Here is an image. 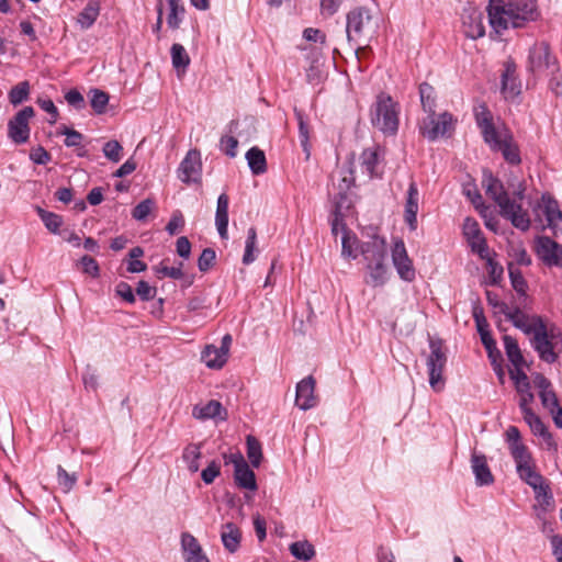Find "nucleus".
<instances>
[{
	"mask_svg": "<svg viewBox=\"0 0 562 562\" xmlns=\"http://www.w3.org/2000/svg\"><path fill=\"white\" fill-rule=\"evenodd\" d=\"M256 240H257V232L255 227H249L247 232V239L245 245V252L243 256V263L244 265H250L255 261L256 257L254 255V250L256 247Z\"/></svg>",
	"mask_w": 562,
	"mask_h": 562,
	"instance_id": "nucleus-47",
	"label": "nucleus"
},
{
	"mask_svg": "<svg viewBox=\"0 0 562 562\" xmlns=\"http://www.w3.org/2000/svg\"><path fill=\"white\" fill-rule=\"evenodd\" d=\"M221 473V465L216 461H211L209 465L202 470L201 479L205 484H212Z\"/></svg>",
	"mask_w": 562,
	"mask_h": 562,
	"instance_id": "nucleus-57",
	"label": "nucleus"
},
{
	"mask_svg": "<svg viewBox=\"0 0 562 562\" xmlns=\"http://www.w3.org/2000/svg\"><path fill=\"white\" fill-rule=\"evenodd\" d=\"M487 12L490 24L497 34L509 27H524L540 15L536 0H490Z\"/></svg>",
	"mask_w": 562,
	"mask_h": 562,
	"instance_id": "nucleus-1",
	"label": "nucleus"
},
{
	"mask_svg": "<svg viewBox=\"0 0 562 562\" xmlns=\"http://www.w3.org/2000/svg\"><path fill=\"white\" fill-rule=\"evenodd\" d=\"M228 203H229V199L226 193H222L217 198V205H216V213H215V225H216L217 232L222 238H227Z\"/></svg>",
	"mask_w": 562,
	"mask_h": 562,
	"instance_id": "nucleus-26",
	"label": "nucleus"
},
{
	"mask_svg": "<svg viewBox=\"0 0 562 562\" xmlns=\"http://www.w3.org/2000/svg\"><path fill=\"white\" fill-rule=\"evenodd\" d=\"M419 97L423 110L429 114L435 113L436 108V92L432 86L427 82L419 85Z\"/></svg>",
	"mask_w": 562,
	"mask_h": 562,
	"instance_id": "nucleus-38",
	"label": "nucleus"
},
{
	"mask_svg": "<svg viewBox=\"0 0 562 562\" xmlns=\"http://www.w3.org/2000/svg\"><path fill=\"white\" fill-rule=\"evenodd\" d=\"M360 252L367 262L369 280L372 286H381L387 281L386 241L384 238L373 235L361 243Z\"/></svg>",
	"mask_w": 562,
	"mask_h": 562,
	"instance_id": "nucleus-3",
	"label": "nucleus"
},
{
	"mask_svg": "<svg viewBox=\"0 0 562 562\" xmlns=\"http://www.w3.org/2000/svg\"><path fill=\"white\" fill-rule=\"evenodd\" d=\"M34 115L31 106L19 111L8 123V135L15 144H23L29 139V120Z\"/></svg>",
	"mask_w": 562,
	"mask_h": 562,
	"instance_id": "nucleus-13",
	"label": "nucleus"
},
{
	"mask_svg": "<svg viewBox=\"0 0 562 562\" xmlns=\"http://www.w3.org/2000/svg\"><path fill=\"white\" fill-rule=\"evenodd\" d=\"M481 341L487 351L491 363L493 360H503L502 353L496 347V341L493 339L491 334H482Z\"/></svg>",
	"mask_w": 562,
	"mask_h": 562,
	"instance_id": "nucleus-53",
	"label": "nucleus"
},
{
	"mask_svg": "<svg viewBox=\"0 0 562 562\" xmlns=\"http://www.w3.org/2000/svg\"><path fill=\"white\" fill-rule=\"evenodd\" d=\"M30 94V83L29 81H21L14 87L11 88L9 92V101L13 105H18L23 101L27 100Z\"/></svg>",
	"mask_w": 562,
	"mask_h": 562,
	"instance_id": "nucleus-44",
	"label": "nucleus"
},
{
	"mask_svg": "<svg viewBox=\"0 0 562 562\" xmlns=\"http://www.w3.org/2000/svg\"><path fill=\"white\" fill-rule=\"evenodd\" d=\"M170 53H171L172 66L177 70V72L178 74L186 72V70L190 64V57H189L186 48L181 44L175 43L171 46Z\"/></svg>",
	"mask_w": 562,
	"mask_h": 562,
	"instance_id": "nucleus-35",
	"label": "nucleus"
},
{
	"mask_svg": "<svg viewBox=\"0 0 562 562\" xmlns=\"http://www.w3.org/2000/svg\"><path fill=\"white\" fill-rule=\"evenodd\" d=\"M81 265H82V269H83V272L93 277V278H98L99 274H100V268H99V265L97 262V260L90 256H83L81 258Z\"/></svg>",
	"mask_w": 562,
	"mask_h": 562,
	"instance_id": "nucleus-64",
	"label": "nucleus"
},
{
	"mask_svg": "<svg viewBox=\"0 0 562 562\" xmlns=\"http://www.w3.org/2000/svg\"><path fill=\"white\" fill-rule=\"evenodd\" d=\"M234 480L238 487L244 490L256 491L257 482L254 471L249 468L248 463L234 470Z\"/></svg>",
	"mask_w": 562,
	"mask_h": 562,
	"instance_id": "nucleus-30",
	"label": "nucleus"
},
{
	"mask_svg": "<svg viewBox=\"0 0 562 562\" xmlns=\"http://www.w3.org/2000/svg\"><path fill=\"white\" fill-rule=\"evenodd\" d=\"M531 346L542 361L553 363L562 352V331L553 325H546L531 337Z\"/></svg>",
	"mask_w": 562,
	"mask_h": 562,
	"instance_id": "nucleus-4",
	"label": "nucleus"
},
{
	"mask_svg": "<svg viewBox=\"0 0 562 562\" xmlns=\"http://www.w3.org/2000/svg\"><path fill=\"white\" fill-rule=\"evenodd\" d=\"M59 133L66 136L65 145L67 147H79L82 143L83 135L76 130L63 126Z\"/></svg>",
	"mask_w": 562,
	"mask_h": 562,
	"instance_id": "nucleus-55",
	"label": "nucleus"
},
{
	"mask_svg": "<svg viewBox=\"0 0 562 562\" xmlns=\"http://www.w3.org/2000/svg\"><path fill=\"white\" fill-rule=\"evenodd\" d=\"M248 166L254 175H261L267 170L265 153L258 147H251L246 153Z\"/></svg>",
	"mask_w": 562,
	"mask_h": 562,
	"instance_id": "nucleus-33",
	"label": "nucleus"
},
{
	"mask_svg": "<svg viewBox=\"0 0 562 562\" xmlns=\"http://www.w3.org/2000/svg\"><path fill=\"white\" fill-rule=\"evenodd\" d=\"M516 470L519 477L532 490L540 488V485L544 483L542 475L535 470L532 461L517 465Z\"/></svg>",
	"mask_w": 562,
	"mask_h": 562,
	"instance_id": "nucleus-29",
	"label": "nucleus"
},
{
	"mask_svg": "<svg viewBox=\"0 0 562 562\" xmlns=\"http://www.w3.org/2000/svg\"><path fill=\"white\" fill-rule=\"evenodd\" d=\"M516 390L520 396L519 407L521 413L525 412V409H531L530 404L533 402L535 396L531 392V385L527 375H522L521 381L517 383Z\"/></svg>",
	"mask_w": 562,
	"mask_h": 562,
	"instance_id": "nucleus-39",
	"label": "nucleus"
},
{
	"mask_svg": "<svg viewBox=\"0 0 562 562\" xmlns=\"http://www.w3.org/2000/svg\"><path fill=\"white\" fill-rule=\"evenodd\" d=\"M216 258L215 251L212 248L203 249L202 254L198 259L199 270L202 272L207 271L214 263Z\"/></svg>",
	"mask_w": 562,
	"mask_h": 562,
	"instance_id": "nucleus-56",
	"label": "nucleus"
},
{
	"mask_svg": "<svg viewBox=\"0 0 562 562\" xmlns=\"http://www.w3.org/2000/svg\"><path fill=\"white\" fill-rule=\"evenodd\" d=\"M392 261L402 280L411 282L415 279V269L402 239H397L393 245Z\"/></svg>",
	"mask_w": 562,
	"mask_h": 562,
	"instance_id": "nucleus-15",
	"label": "nucleus"
},
{
	"mask_svg": "<svg viewBox=\"0 0 562 562\" xmlns=\"http://www.w3.org/2000/svg\"><path fill=\"white\" fill-rule=\"evenodd\" d=\"M155 207V201L145 199L139 202L132 211V216L136 221H145Z\"/></svg>",
	"mask_w": 562,
	"mask_h": 562,
	"instance_id": "nucleus-51",
	"label": "nucleus"
},
{
	"mask_svg": "<svg viewBox=\"0 0 562 562\" xmlns=\"http://www.w3.org/2000/svg\"><path fill=\"white\" fill-rule=\"evenodd\" d=\"M429 348L430 355L427 358L429 384L434 391L439 392L442 389V372L447 362V357L442 351L440 340L430 339Z\"/></svg>",
	"mask_w": 562,
	"mask_h": 562,
	"instance_id": "nucleus-9",
	"label": "nucleus"
},
{
	"mask_svg": "<svg viewBox=\"0 0 562 562\" xmlns=\"http://www.w3.org/2000/svg\"><path fill=\"white\" fill-rule=\"evenodd\" d=\"M82 382L87 390L95 392L99 387V375L97 370L88 364L82 372Z\"/></svg>",
	"mask_w": 562,
	"mask_h": 562,
	"instance_id": "nucleus-52",
	"label": "nucleus"
},
{
	"mask_svg": "<svg viewBox=\"0 0 562 562\" xmlns=\"http://www.w3.org/2000/svg\"><path fill=\"white\" fill-rule=\"evenodd\" d=\"M37 215L44 223L45 227L53 234H58L59 228L63 225V217L56 213L45 211L44 209L36 207Z\"/></svg>",
	"mask_w": 562,
	"mask_h": 562,
	"instance_id": "nucleus-41",
	"label": "nucleus"
},
{
	"mask_svg": "<svg viewBox=\"0 0 562 562\" xmlns=\"http://www.w3.org/2000/svg\"><path fill=\"white\" fill-rule=\"evenodd\" d=\"M482 186L486 194L499 206L501 215L510 221L517 229L526 232L530 227L529 214L521 204L510 200L502 181L493 176L491 171L483 172Z\"/></svg>",
	"mask_w": 562,
	"mask_h": 562,
	"instance_id": "nucleus-2",
	"label": "nucleus"
},
{
	"mask_svg": "<svg viewBox=\"0 0 562 562\" xmlns=\"http://www.w3.org/2000/svg\"><path fill=\"white\" fill-rule=\"evenodd\" d=\"M57 480L63 491L68 493L75 486L77 482V475L75 473H68L61 465H58Z\"/></svg>",
	"mask_w": 562,
	"mask_h": 562,
	"instance_id": "nucleus-49",
	"label": "nucleus"
},
{
	"mask_svg": "<svg viewBox=\"0 0 562 562\" xmlns=\"http://www.w3.org/2000/svg\"><path fill=\"white\" fill-rule=\"evenodd\" d=\"M201 445L198 443H190L188 445L182 453V459L184 463L187 464V469L191 473H195L200 469L199 460L201 459Z\"/></svg>",
	"mask_w": 562,
	"mask_h": 562,
	"instance_id": "nucleus-36",
	"label": "nucleus"
},
{
	"mask_svg": "<svg viewBox=\"0 0 562 562\" xmlns=\"http://www.w3.org/2000/svg\"><path fill=\"white\" fill-rule=\"evenodd\" d=\"M536 252L538 257L549 267L562 269V245L548 236H540L536 239Z\"/></svg>",
	"mask_w": 562,
	"mask_h": 562,
	"instance_id": "nucleus-14",
	"label": "nucleus"
},
{
	"mask_svg": "<svg viewBox=\"0 0 562 562\" xmlns=\"http://www.w3.org/2000/svg\"><path fill=\"white\" fill-rule=\"evenodd\" d=\"M505 316L516 328L532 337L547 325L541 316L527 314L518 307L509 308Z\"/></svg>",
	"mask_w": 562,
	"mask_h": 562,
	"instance_id": "nucleus-12",
	"label": "nucleus"
},
{
	"mask_svg": "<svg viewBox=\"0 0 562 562\" xmlns=\"http://www.w3.org/2000/svg\"><path fill=\"white\" fill-rule=\"evenodd\" d=\"M501 92L506 100H514L521 92V85L517 76V67L513 60L504 64V71L501 79Z\"/></svg>",
	"mask_w": 562,
	"mask_h": 562,
	"instance_id": "nucleus-17",
	"label": "nucleus"
},
{
	"mask_svg": "<svg viewBox=\"0 0 562 562\" xmlns=\"http://www.w3.org/2000/svg\"><path fill=\"white\" fill-rule=\"evenodd\" d=\"M474 117L477 127L481 130L484 142H491L501 131L493 123V116L485 103L474 108Z\"/></svg>",
	"mask_w": 562,
	"mask_h": 562,
	"instance_id": "nucleus-21",
	"label": "nucleus"
},
{
	"mask_svg": "<svg viewBox=\"0 0 562 562\" xmlns=\"http://www.w3.org/2000/svg\"><path fill=\"white\" fill-rule=\"evenodd\" d=\"M525 422L529 425L533 435L541 437L549 446H553L552 435L547 429L540 417L533 413L532 409H525L522 412Z\"/></svg>",
	"mask_w": 562,
	"mask_h": 562,
	"instance_id": "nucleus-27",
	"label": "nucleus"
},
{
	"mask_svg": "<svg viewBox=\"0 0 562 562\" xmlns=\"http://www.w3.org/2000/svg\"><path fill=\"white\" fill-rule=\"evenodd\" d=\"M462 31L469 38L476 40L485 34L483 14L477 9H467L462 13Z\"/></svg>",
	"mask_w": 562,
	"mask_h": 562,
	"instance_id": "nucleus-20",
	"label": "nucleus"
},
{
	"mask_svg": "<svg viewBox=\"0 0 562 562\" xmlns=\"http://www.w3.org/2000/svg\"><path fill=\"white\" fill-rule=\"evenodd\" d=\"M471 469L475 476V483L479 486L491 485L494 483V476L487 464L486 457L473 452L471 456Z\"/></svg>",
	"mask_w": 562,
	"mask_h": 562,
	"instance_id": "nucleus-24",
	"label": "nucleus"
},
{
	"mask_svg": "<svg viewBox=\"0 0 562 562\" xmlns=\"http://www.w3.org/2000/svg\"><path fill=\"white\" fill-rule=\"evenodd\" d=\"M370 20L369 11L363 8H356L347 14V40L356 53L362 48L361 44L367 38L366 30Z\"/></svg>",
	"mask_w": 562,
	"mask_h": 562,
	"instance_id": "nucleus-7",
	"label": "nucleus"
},
{
	"mask_svg": "<svg viewBox=\"0 0 562 562\" xmlns=\"http://www.w3.org/2000/svg\"><path fill=\"white\" fill-rule=\"evenodd\" d=\"M463 234L468 239L471 249L476 252L481 258H487L488 247L486 239L483 236L479 223L472 218L467 217L463 222Z\"/></svg>",
	"mask_w": 562,
	"mask_h": 562,
	"instance_id": "nucleus-16",
	"label": "nucleus"
},
{
	"mask_svg": "<svg viewBox=\"0 0 562 562\" xmlns=\"http://www.w3.org/2000/svg\"><path fill=\"white\" fill-rule=\"evenodd\" d=\"M289 550L294 558L302 561H310L316 554L314 546L307 540L292 542Z\"/></svg>",
	"mask_w": 562,
	"mask_h": 562,
	"instance_id": "nucleus-37",
	"label": "nucleus"
},
{
	"mask_svg": "<svg viewBox=\"0 0 562 562\" xmlns=\"http://www.w3.org/2000/svg\"><path fill=\"white\" fill-rule=\"evenodd\" d=\"M144 255L142 247H134L130 250V260L127 263V271L131 273H139L147 269V265L144 261L138 260Z\"/></svg>",
	"mask_w": 562,
	"mask_h": 562,
	"instance_id": "nucleus-46",
	"label": "nucleus"
},
{
	"mask_svg": "<svg viewBox=\"0 0 562 562\" xmlns=\"http://www.w3.org/2000/svg\"><path fill=\"white\" fill-rule=\"evenodd\" d=\"M184 226V218L181 211L177 210L172 213L170 221L166 225L169 235H176Z\"/></svg>",
	"mask_w": 562,
	"mask_h": 562,
	"instance_id": "nucleus-60",
	"label": "nucleus"
},
{
	"mask_svg": "<svg viewBox=\"0 0 562 562\" xmlns=\"http://www.w3.org/2000/svg\"><path fill=\"white\" fill-rule=\"evenodd\" d=\"M221 149L229 157H235L237 154L238 140L233 136H223L220 142Z\"/></svg>",
	"mask_w": 562,
	"mask_h": 562,
	"instance_id": "nucleus-63",
	"label": "nucleus"
},
{
	"mask_svg": "<svg viewBox=\"0 0 562 562\" xmlns=\"http://www.w3.org/2000/svg\"><path fill=\"white\" fill-rule=\"evenodd\" d=\"M456 120L449 112H443L436 116L429 114L420 124L422 134L429 140H436L439 137L449 136L454 130Z\"/></svg>",
	"mask_w": 562,
	"mask_h": 562,
	"instance_id": "nucleus-10",
	"label": "nucleus"
},
{
	"mask_svg": "<svg viewBox=\"0 0 562 562\" xmlns=\"http://www.w3.org/2000/svg\"><path fill=\"white\" fill-rule=\"evenodd\" d=\"M65 99L68 104L74 106L76 110H82L86 106L85 98L77 89L69 90L65 94Z\"/></svg>",
	"mask_w": 562,
	"mask_h": 562,
	"instance_id": "nucleus-62",
	"label": "nucleus"
},
{
	"mask_svg": "<svg viewBox=\"0 0 562 562\" xmlns=\"http://www.w3.org/2000/svg\"><path fill=\"white\" fill-rule=\"evenodd\" d=\"M512 457L517 465H520L522 463L531 462V456L527 449V447L522 443H515L514 446L509 447Z\"/></svg>",
	"mask_w": 562,
	"mask_h": 562,
	"instance_id": "nucleus-50",
	"label": "nucleus"
},
{
	"mask_svg": "<svg viewBox=\"0 0 562 562\" xmlns=\"http://www.w3.org/2000/svg\"><path fill=\"white\" fill-rule=\"evenodd\" d=\"M115 293L117 296H120L122 300H124L128 304H134L136 301V297H135L132 286L126 282H123V281L120 282L115 286Z\"/></svg>",
	"mask_w": 562,
	"mask_h": 562,
	"instance_id": "nucleus-61",
	"label": "nucleus"
},
{
	"mask_svg": "<svg viewBox=\"0 0 562 562\" xmlns=\"http://www.w3.org/2000/svg\"><path fill=\"white\" fill-rule=\"evenodd\" d=\"M181 550L186 562H211L198 539L190 532H182Z\"/></svg>",
	"mask_w": 562,
	"mask_h": 562,
	"instance_id": "nucleus-22",
	"label": "nucleus"
},
{
	"mask_svg": "<svg viewBox=\"0 0 562 562\" xmlns=\"http://www.w3.org/2000/svg\"><path fill=\"white\" fill-rule=\"evenodd\" d=\"M247 443V457L254 468L260 465L262 459V450L260 442L252 436H248L246 439Z\"/></svg>",
	"mask_w": 562,
	"mask_h": 562,
	"instance_id": "nucleus-43",
	"label": "nucleus"
},
{
	"mask_svg": "<svg viewBox=\"0 0 562 562\" xmlns=\"http://www.w3.org/2000/svg\"><path fill=\"white\" fill-rule=\"evenodd\" d=\"M222 411H224L222 404L218 401L211 400L206 404L195 405L192 409V416L204 420L221 416Z\"/></svg>",
	"mask_w": 562,
	"mask_h": 562,
	"instance_id": "nucleus-31",
	"label": "nucleus"
},
{
	"mask_svg": "<svg viewBox=\"0 0 562 562\" xmlns=\"http://www.w3.org/2000/svg\"><path fill=\"white\" fill-rule=\"evenodd\" d=\"M227 355L214 345H207L202 351L201 359L207 368L221 369L227 361Z\"/></svg>",
	"mask_w": 562,
	"mask_h": 562,
	"instance_id": "nucleus-28",
	"label": "nucleus"
},
{
	"mask_svg": "<svg viewBox=\"0 0 562 562\" xmlns=\"http://www.w3.org/2000/svg\"><path fill=\"white\" fill-rule=\"evenodd\" d=\"M361 244H358L357 237L351 236L349 231H345L341 238V255L348 259H356Z\"/></svg>",
	"mask_w": 562,
	"mask_h": 562,
	"instance_id": "nucleus-42",
	"label": "nucleus"
},
{
	"mask_svg": "<svg viewBox=\"0 0 562 562\" xmlns=\"http://www.w3.org/2000/svg\"><path fill=\"white\" fill-rule=\"evenodd\" d=\"M529 70L532 72L548 71L554 75L559 71V64L550 52V46L546 42L536 43L529 50Z\"/></svg>",
	"mask_w": 562,
	"mask_h": 562,
	"instance_id": "nucleus-8",
	"label": "nucleus"
},
{
	"mask_svg": "<svg viewBox=\"0 0 562 562\" xmlns=\"http://www.w3.org/2000/svg\"><path fill=\"white\" fill-rule=\"evenodd\" d=\"M360 165L363 172H366L369 178H373L378 175L376 167L379 165V154L376 149L367 148L362 151L360 156Z\"/></svg>",
	"mask_w": 562,
	"mask_h": 562,
	"instance_id": "nucleus-34",
	"label": "nucleus"
},
{
	"mask_svg": "<svg viewBox=\"0 0 562 562\" xmlns=\"http://www.w3.org/2000/svg\"><path fill=\"white\" fill-rule=\"evenodd\" d=\"M419 210V191L417 184L412 181L406 192L404 205V221L411 231L417 228V213Z\"/></svg>",
	"mask_w": 562,
	"mask_h": 562,
	"instance_id": "nucleus-23",
	"label": "nucleus"
},
{
	"mask_svg": "<svg viewBox=\"0 0 562 562\" xmlns=\"http://www.w3.org/2000/svg\"><path fill=\"white\" fill-rule=\"evenodd\" d=\"M157 289L149 285L148 282L140 280L136 286V294L142 301H150L156 296Z\"/></svg>",
	"mask_w": 562,
	"mask_h": 562,
	"instance_id": "nucleus-59",
	"label": "nucleus"
},
{
	"mask_svg": "<svg viewBox=\"0 0 562 562\" xmlns=\"http://www.w3.org/2000/svg\"><path fill=\"white\" fill-rule=\"evenodd\" d=\"M109 103V94L100 89L90 90V105L97 114L105 112Z\"/></svg>",
	"mask_w": 562,
	"mask_h": 562,
	"instance_id": "nucleus-45",
	"label": "nucleus"
},
{
	"mask_svg": "<svg viewBox=\"0 0 562 562\" xmlns=\"http://www.w3.org/2000/svg\"><path fill=\"white\" fill-rule=\"evenodd\" d=\"M504 347L507 355L508 360L512 362L514 367L522 366L525 360L520 348L517 344V340L512 336H504Z\"/></svg>",
	"mask_w": 562,
	"mask_h": 562,
	"instance_id": "nucleus-40",
	"label": "nucleus"
},
{
	"mask_svg": "<svg viewBox=\"0 0 562 562\" xmlns=\"http://www.w3.org/2000/svg\"><path fill=\"white\" fill-rule=\"evenodd\" d=\"M221 540L225 550L229 553H235L241 542V531L233 522H226L222 526Z\"/></svg>",
	"mask_w": 562,
	"mask_h": 562,
	"instance_id": "nucleus-25",
	"label": "nucleus"
},
{
	"mask_svg": "<svg viewBox=\"0 0 562 562\" xmlns=\"http://www.w3.org/2000/svg\"><path fill=\"white\" fill-rule=\"evenodd\" d=\"M315 383V379L308 375L296 384L295 404L300 409L307 411L316 406Z\"/></svg>",
	"mask_w": 562,
	"mask_h": 562,
	"instance_id": "nucleus-19",
	"label": "nucleus"
},
{
	"mask_svg": "<svg viewBox=\"0 0 562 562\" xmlns=\"http://www.w3.org/2000/svg\"><path fill=\"white\" fill-rule=\"evenodd\" d=\"M371 123L384 134L394 135L398 128L397 104L391 97L380 94L371 110Z\"/></svg>",
	"mask_w": 562,
	"mask_h": 562,
	"instance_id": "nucleus-5",
	"label": "nucleus"
},
{
	"mask_svg": "<svg viewBox=\"0 0 562 562\" xmlns=\"http://www.w3.org/2000/svg\"><path fill=\"white\" fill-rule=\"evenodd\" d=\"M100 13L99 2L91 0L82 9L77 16V22L82 30H87L93 25Z\"/></svg>",
	"mask_w": 562,
	"mask_h": 562,
	"instance_id": "nucleus-32",
	"label": "nucleus"
},
{
	"mask_svg": "<svg viewBox=\"0 0 562 562\" xmlns=\"http://www.w3.org/2000/svg\"><path fill=\"white\" fill-rule=\"evenodd\" d=\"M295 116L297 119V122H299V138H300V143L303 147V150L307 154V156L310 155V151H308V127H307V124L304 120V116L303 114L300 112V111H295Z\"/></svg>",
	"mask_w": 562,
	"mask_h": 562,
	"instance_id": "nucleus-54",
	"label": "nucleus"
},
{
	"mask_svg": "<svg viewBox=\"0 0 562 562\" xmlns=\"http://www.w3.org/2000/svg\"><path fill=\"white\" fill-rule=\"evenodd\" d=\"M539 397L542 406L549 412L557 411L560 407L558 397L552 390L539 392Z\"/></svg>",
	"mask_w": 562,
	"mask_h": 562,
	"instance_id": "nucleus-58",
	"label": "nucleus"
},
{
	"mask_svg": "<svg viewBox=\"0 0 562 562\" xmlns=\"http://www.w3.org/2000/svg\"><path fill=\"white\" fill-rule=\"evenodd\" d=\"M103 155L112 162H119L122 159L123 147L115 140H109L103 145Z\"/></svg>",
	"mask_w": 562,
	"mask_h": 562,
	"instance_id": "nucleus-48",
	"label": "nucleus"
},
{
	"mask_svg": "<svg viewBox=\"0 0 562 562\" xmlns=\"http://www.w3.org/2000/svg\"><path fill=\"white\" fill-rule=\"evenodd\" d=\"M202 164L201 156L198 150H190L179 167V179L182 182H198L201 178Z\"/></svg>",
	"mask_w": 562,
	"mask_h": 562,
	"instance_id": "nucleus-18",
	"label": "nucleus"
},
{
	"mask_svg": "<svg viewBox=\"0 0 562 562\" xmlns=\"http://www.w3.org/2000/svg\"><path fill=\"white\" fill-rule=\"evenodd\" d=\"M536 220L542 224V228H549L555 237L562 233V211L559 202L549 193H543L533 206Z\"/></svg>",
	"mask_w": 562,
	"mask_h": 562,
	"instance_id": "nucleus-6",
	"label": "nucleus"
},
{
	"mask_svg": "<svg viewBox=\"0 0 562 562\" xmlns=\"http://www.w3.org/2000/svg\"><path fill=\"white\" fill-rule=\"evenodd\" d=\"M494 151H501L504 159L510 165H519L521 161L517 144L514 142L513 134L503 127L491 142H485Z\"/></svg>",
	"mask_w": 562,
	"mask_h": 562,
	"instance_id": "nucleus-11",
	"label": "nucleus"
}]
</instances>
